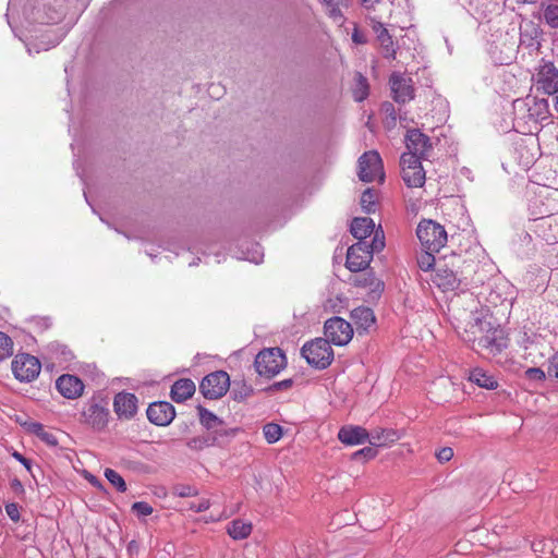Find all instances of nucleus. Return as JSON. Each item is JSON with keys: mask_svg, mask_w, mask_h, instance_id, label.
I'll return each mask as SVG.
<instances>
[{"mask_svg": "<svg viewBox=\"0 0 558 558\" xmlns=\"http://www.w3.org/2000/svg\"><path fill=\"white\" fill-rule=\"evenodd\" d=\"M480 347H489L493 343L488 337H482L477 340Z\"/></svg>", "mask_w": 558, "mask_h": 558, "instance_id": "nucleus-55", "label": "nucleus"}, {"mask_svg": "<svg viewBox=\"0 0 558 558\" xmlns=\"http://www.w3.org/2000/svg\"><path fill=\"white\" fill-rule=\"evenodd\" d=\"M548 374L550 376H555L556 378H558V355H554L551 359H550V364H549V368H548Z\"/></svg>", "mask_w": 558, "mask_h": 558, "instance_id": "nucleus-49", "label": "nucleus"}, {"mask_svg": "<svg viewBox=\"0 0 558 558\" xmlns=\"http://www.w3.org/2000/svg\"><path fill=\"white\" fill-rule=\"evenodd\" d=\"M368 441L373 446H385L397 439V433L392 429H374L368 433Z\"/></svg>", "mask_w": 558, "mask_h": 558, "instance_id": "nucleus-27", "label": "nucleus"}, {"mask_svg": "<svg viewBox=\"0 0 558 558\" xmlns=\"http://www.w3.org/2000/svg\"><path fill=\"white\" fill-rule=\"evenodd\" d=\"M88 481H89V483H90L93 486H95V487H97V488H101V487H102L101 482H100L97 477H95V476H93V475L88 478Z\"/></svg>", "mask_w": 558, "mask_h": 558, "instance_id": "nucleus-56", "label": "nucleus"}, {"mask_svg": "<svg viewBox=\"0 0 558 558\" xmlns=\"http://www.w3.org/2000/svg\"><path fill=\"white\" fill-rule=\"evenodd\" d=\"M13 354V341L4 332L0 331V362Z\"/></svg>", "mask_w": 558, "mask_h": 558, "instance_id": "nucleus-34", "label": "nucleus"}, {"mask_svg": "<svg viewBox=\"0 0 558 558\" xmlns=\"http://www.w3.org/2000/svg\"><path fill=\"white\" fill-rule=\"evenodd\" d=\"M416 235L425 250L439 252L447 243L445 228L433 220H423L418 223Z\"/></svg>", "mask_w": 558, "mask_h": 558, "instance_id": "nucleus-6", "label": "nucleus"}, {"mask_svg": "<svg viewBox=\"0 0 558 558\" xmlns=\"http://www.w3.org/2000/svg\"><path fill=\"white\" fill-rule=\"evenodd\" d=\"M41 365L39 360L27 353L15 355L12 361V372L20 381H33L38 377Z\"/></svg>", "mask_w": 558, "mask_h": 558, "instance_id": "nucleus-10", "label": "nucleus"}, {"mask_svg": "<svg viewBox=\"0 0 558 558\" xmlns=\"http://www.w3.org/2000/svg\"><path fill=\"white\" fill-rule=\"evenodd\" d=\"M342 3L335 2V0L326 1V10L330 17H332L336 22L343 21V14L341 12V8H343Z\"/></svg>", "mask_w": 558, "mask_h": 558, "instance_id": "nucleus-37", "label": "nucleus"}, {"mask_svg": "<svg viewBox=\"0 0 558 558\" xmlns=\"http://www.w3.org/2000/svg\"><path fill=\"white\" fill-rule=\"evenodd\" d=\"M105 477L112 486H114L118 489V492L124 493L126 490L125 481L117 471L112 469H106Z\"/></svg>", "mask_w": 558, "mask_h": 558, "instance_id": "nucleus-33", "label": "nucleus"}, {"mask_svg": "<svg viewBox=\"0 0 558 558\" xmlns=\"http://www.w3.org/2000/svg\"><path fill=\"white\" fill-rule=\"evenodd\" d=\"M373 31L376 34V37L379 36L380 31H388L380 22H374Z\"/></svg>", "mask_w": 558, "mask_h": 558, "instance_id": "nucleus-54", "label": "nucleus"}, {"mask_svg": "<svg viewBox=\"0 0 558 558\" xmlns=\"http://www.w3.org/2000/svg\"><path fill=\"white\" fill-rule=\"evenodd\" d=\"M287 365L284 353L279 348L262 350L255 357L254 366L260 376L274 377Z\"/></svg>", "mask_w": 558, "mask_h": 558, "instance_id": "nucleus-5", "label": "nucleus"}, {"mask_svg": "<svg viewBox=\"0 0 558 558\" xmlns=\"http://www.w3.org/2000/svg\"><path fill=\"white\" fill-rule=\"evenodd\" d=\"M368 437V432L361 426H343L338 433L339 440L348 446L364 444Z\"/></svg>", "mask_w": 558, "mask_h": 558, "instance_id": "nucleus-21", "label": "nucleus"}, {"mask_svg": "<svg viewBox=\"0 0 558 558\" xmlns=\"http://www.w3.org/2000/svg\"><path fill=\"white\" fill-rule=\"evenodd\" d=\"M434 253L435 252L425 250V252H423L418 255L417 265L421 270L428 271L435 266L436 260H435Z\"/></svg>", "mask_w": 558, "mask_h": 558, "instance_id": "nucleus-35", "label": "nucleus"}, {"mask_svg": "<svg viewBox=\"0 0 558 558\" xmlns=\"http://www.w3.org/2000/svg\"><path fill=\"white\" fill-rule=\"evenodd\" d=\"M195 392V384L187 378L177 380L171 387V398L175 402H183Z\"/></svg>", "mask_w": 558, "mask_h": 558, "instance_id": "nucleus-24", "label": "nucleus"}, {"mask_svg": "<svg viewBox=\"0 0 558 558\" xmlns=\"http://www.w3.org/2000/svg\"><path fill=\"white\" fill-rule=\"evenodd\" d=\"M81 417L82 423L89 426L93 430H104L108 426L110 417L108 398L101 393L94 395L85 402Z\"/></svg>", "mask_w": 558, "mask_h": 558, "instance_id": "nucleus-3", "label": "nucleus"}, {"mask_svg": "<svg viewBox=\"0 0 558 558\" xmlns=\"http://www.w3.org/2000/svg\"><path fill=\"white\" fill-rule=\"evenodd\" d=\"M526 378L531 380H538L542 381L545 379V373L543 369L538 367H530L525 371Z\"/></svg>", "mask_w": 558, "mask_h": 558, "instance_id": "nucleus-44", "label": "nucleus"}, {"mask_svg": "<svg viewBox=\"0 0 558 558\" xmlns=\"http://www.w3.org/2000/svg\"><path fill=\"white\" fill-rule=\"evenodd\" d=\"M515 298H517L515 287L506 279H499L495 282L494 288L492 289V291L488 295V301L495 306H497V305L512 306Z\"/></svg>", "mask_w": 558, "mask_h": 558, "instance_id": "nucleus-14", "label": "nucleus"}, {"mask_svg": "<svg viewBox=\"0 0 558 558\" xmlns=\"http://www.w3.org/2000/svg\"><path fill=\"white\" fill-rule=\"evenodd\" d=\"M544 17L548 25L558 28V5H548L544 11Z\"/></svg>", "mask_w": 558, "mask_h": 558, "instance_id": "nucleus-39", "label": "nucleus"}, {"mask_svg": "<svg viewBox=\"0 0 558 558\" xmlns=\"http://www.w3.org/2000/svg\"><path fill=\"white\" fill-rule=\"evenodd\" d=\"M400 166L402 179L409 187H421L425 183V171L421 159L413 155H402Z\"/></svg>", "mask_w": 558, "mask_h": 558, "instance_id": "nucleus-12", "label": "nucleus"}, {"mask_svg": "<svg viewBox=\"0 0 558 558\" xmlns=\"http://www.w3.org/2000/svg\"><path fill=\"white\" fill-rule=\"evenodd\" d=\"M51 349L56 350L57 354L60 353V355L62 356V361H64V362H69L73 357L72 352L66 347H64V345L52 344Z\"/></svg>", "mask_w": 558, "mask_h": 558, "instance_id": "nucleus-45", "label": "nucleus"}, {"mask_svg": "<svg viewBox=\"0 0 558 558\" xmlns=\"http://www.w3.org/2000/svg\"><path fill=\"white\" fill-rule=\"evenodd\" d=\"M351 317L359 328L368 329L375 324L374 312L369 307L360 306L351 312Z\"/></svg>", "mask_w": 558, "mask_h": 558, "instance_id": "nucleus-26", "label": "nucleus"}, {"mask_svg": "<svg viewBox=\"0 0 558 558\" xmlns=\"http://www.w3.org/2000/svg\"><path fill=\"white\" fill-rule=\"evenodd\" d=\"M5 512L12 521L17 522L20 520V509L16 504H8L5 506Z\"/></svg>", "mask_w": 558, "mask_h": 558, "instance_id": "nucleus-47", "label": "nucleus"}, {"mask_svg": "<svg viewBox=\"0 0 558 558\" xmlns=\"http://www.w3.org/2000/svg\"><path fill=\"white\" fill-rule=\"evenodd\" d=\"M359 178L363 182L384 181L383 160L376 150L364 153L359 159Z\"/></svg>", "mask_w": 558, "mask_h": 558, "instance_id": "nucleus-8", "label": "nucleus"}, {"mask_svg": "<svg viewBox=\"0 0 558 558\" xmlns=\"http://www.w3.org/2000/svg\"><path fill=\"white\" fill-rule=\"evenodd\" d=\"M383 289H384V283L378 281L376 283V287H375L374 291H383Z\"/></svg>", "mask_w": 558, "mask_h": 558, "instance_id": "nucleus-58", "label": "nucleus"}, {"mask_svg": "<svg viewBox=\"0 0 558 558\" xmlns=\"http://www.w3.org/2000/svg\"><path fill=\"white\" fill-rule=\"evenodd\" d=\"M537 90L553 95L558 89V69L550 61L542 60L532 76Z\"/></svg>", "mask_w": 558, "mask_h": 558, "instance_id": "nucleus-7", "label": "nucleus"}, {"mask_svg": "<svg viewBox=\"0 0 558 558\" xmlns=\"http://www.w3.org/2000/svg\"><path fill=\"white\" fill-rule=\"evenodd\" d=\"M529 118L534 122H543L549 117V106L547 99L532 98L526 102Z\"/></svg>", "mask_w": 558, "mask_h": 558, "instance_id": "nucleus-22", "label": "nucleus"}, {"mask_svg": "<svg viewBox=\"0 0 558 558\" xmlns=\"http://www.w3.org/2000/svg\"><path fill=\"white\" fill-rule=\"evenodd\" d=\"M361 206L366 214H373L377 209V194L374 189H366L361 196Z\"/></svg>", "mask_w": 558, "mask_h": 558, "instance_id": "nucleus-32", "label": "nucleus"}, {"mask_svg": "<svg viewBox=\"0 0 558 558\" xmlns=\"http://www.w3.org/2000/svg\"><path fill=\"white\" fill-rule=\"evenodd\" d=\"M353 97L356 101H363L368 96V82L361 73H356L354 77Z\"/></svg>", "mask_w": 558, "mask_h": 558, "instance_id": "nucleus-31", "label": "nucleus"}, {"mask_svg": "<svg viewBox=\"0 0 558 558\" xmlns=\"http://www.w3.org/2000/svg\"><path fill=\"white\" fill-rule=\"evenodd\" d=\"M292 384H293L292 379H284V380L275 383L274 388L277 390H283V389L290 388L292 386Z\"/></svg>", "mask_w": 558, "mask_h": 558, "instance_id": "nucleus-52", "label": "nucleus"}, {"mask_svg": "<svg viewBox=\"0 0 558 558\" xmlns=\"http://www.w3.org/2000/svg\"><path fill=\"white\" fill-rule=\"evenodd\" d=\"M56 387L61 396L72 400L80 398L84 391L83 381L70 374L61 375L56 381Z\"/></svg>", "mask_w": 558, "mask_h": 558, "instance_id": "nucleus-16", "label": "nucleus"}, {"mask_svg": "<svg viewBox=\"0 0 558 558\" xmlns=\"http://www.w3.org/2000/svg\"><path fill=\"white\" fill-rule=\"evenodd\" d=\"M282 429L278 424L269 423L264 426V436L269 444H274L281 438Z\"/></svg>", "mask_w": 558, "mask_h": 558, "instance_id": "nucleus-36", "label": "nucleus"}, {"mask_svg": "<svg viewBox=\"0 0 558 558\" xmlns=\"http://www.w3.org/2000/svg\"><path fill=\"white\" fill-rule=\"evenodd\" d=\"M384 247V232L383 230H376L372 243L359 241L348 248L345 260L347 268L354 272L365 269L369 265L374 252H379Z\"/></svg>", "mask_w": 558, "mask_h": 558, "instance_id": "nucleus-2", "label": "nucleus"}, {"mask_svg": "<svg viewBox=\"0 0 558 558\" xmlns=\"http://www.w3.org/2000/svg\"><path fill=\"white\" fill-rule=\"evenodd\" d=\"M377 0H362L363 4L365 7H369L372 4H374Z\"/></svg>", "mask_w": 558, "mask_h": 558, "instance_id": "nucleus-59", "label": "nucleus"}, {"mask_svg": "<svg viewBox=\"0 0 558 558\" xmlns=\"http://www.w3.org/2000/svg\"><path fill=\"white\" fill-rule=\"evenodd\" d=\"M146 414L150 423L157 426H167L173 421L175 411L171 403L158 401L149 404Z\"/></svg>", "mask_w": 558, "mask_h": 558, "instance_id": "nucleus-15", "label": "nucleus"}, {"mask_svg": "<svg viewBox=\"0 0 558 558\" xmlns=\"http://www.w3.org/2000/svg\"><path fill=\"white\" fill-rule=\"evenodd\" d=\"M324 330L326 339L336 345H345L353 337L351 324L338 316L327 319Z\"/></svg>", "mask_w": 558, "mask_h": 558, "instance_id": "nucleus-11", "label": "nucleus"}, {"mask_svg": "<svg viewBox=\"0 0 558 558\" xmlns=\"http://www.w3.org/2000/svg\"><path fill=\"white\" fill-rule=\"evenodd\" d=\"M408 151L403 155H413L417 159H425L432 149L430 138L420 130H409L405 135Z\"/></svg>", "mask_w": 558, "mask_h": 558, "instance_id": "nucleus-13", "label": "nucleus"}, {"mask_svg": "<svg viewBox=\"0 0 558 558\" xmlns=\"http://www.w3.org/2000/svg\"><path fill=\"white\" fill-rule=\"evenodd\" d=\"M245 259H247V260H250L252 263H255V264L262 263L263 254L259 252L258 245L255 246L253 255L252 256H248V255L245 256Z\"/></svg>", "mask_w": 558, "mask_h": 558, "instance_id": "nucleus-51", "label": "nucleus"}, {"mask_svg": "<svg viewBox=\"0 0 558 558\" xmlns=\"http://www.w3.org/2000/svg\"><path fill=\"white\" fill-rule=\"evenodd\" d=\"M301 354L311 366L317 369H325L333 361V350L330 342L324 338L305 342Z\"/></svg>", "mask_w": 558, "mask_h": 558, "instance_id": "nucleus-4", "label": "nucleus"}, {"mask_svg": "<svg viewBox=\"0 0 558 558\" xmlns=\"http://www.w3.org/2000/svg\"><path fill=\"white\" fill-rule=\"evenodd\" d=\"M410 78L393 73L390 77L391 92L397 102L405 104L414 97V89Z\"/></svg>", "mask_w": 558, "mask_h": 558, "instance_id": "nucleus-18", "label": "nucleus"}, {"mask_svg": "<svg viewBox=\"0 0 558 558\" xmlns=\"http://www.w3.org/2000/svg\"><path fill=\"white\" fill-rule=\"evenodd\" d=\"M175 494L179 497H193L198 495V490L194 486L181 485L175 488Z\"/></svg>", "mask_w": 558, "mask_h": 558, "instance_id": "nucleus-43", "label": "nucleus"}, {"mask_svg": "<svg viewBox=\"0 0 558 558\" xmlns=\"http://www.w3.org/2000/svg\"><path fill=\"white\" fill-rule=\"evenodd\" d=\"M220 444L221 439H219L218 436H213L210 433H208L207 435L193 437L186 442L187 447L191 448L192 450H202L204 448Z\"/></svg>", "mask_w": 558, "mask_h": 558, "instance_id": "nucleus-29", "label": "nucleus"}, {"mask_svg": "<svg viewBox=\"0 0 558 558\" xmlns=\"http://www.w3.org/2000/svg\"><path fill=\"white\" fill-rule=\"evenodd\" d=\"M375 453H376V452H375V450H374L373 448H371V447H365V448H363V449H361V450L356 451V452L354 453V456H353V457H354L355 459H357L359 457L364 456V457H366V458H368V459H369V458H374V457H375Z\"/></svg>", "mask_w": 558, "mask_h": 558, "instance_id": "nucleus-50", "label": "nucleus"}, {"mask_svg": "<svg viewBox=\"0 0 558 558\" xmlns=\"http://www.w3.org/2000/svg\"><path fill=\"white\" fill-rule=\"evenodd\" d=\"M211 502L208 498H201L198 501H191L187 508L194 512H204L208 510Z\"/></svg>", "mask_w": 558, "mask_h": 558, "instance_id": "nucleus-42", "label": "nucleus"}, {"mask_svg": "<svg viewBox=\"0 0 558 558\" xmlns=\"http://www.w3.org/2000/svg\"><path fill=\"white\" fill-rule=\"evenodd\" d=\"M352 40L359 45L366 43L365 36L362 33H360L356 28L352 33Z\"/></svg>", "mask_w": 558, "mask_h": 558, "instance_id": "nucleus-53", "label": "nucleus"}, {"mask_svg": "<svg viewBox=\"0 0 558 558\" xmlns=\"http://www.w3.org/2000/svg\"><path fill=\"white\" fill-rule=\"evenodd\" d=\"M432 281L442 290H454L460 284L457 272L439 264L432 276Z\"/></svg>", "mask_w": 558, "mask_h": 558, "instance_id": "nucleus-20", "label": "nucleus"}, {"mask_svg": "<svg viewBox=\"0 0 558 558\" xmlns=\"http://www.w3.org/2000/svg\"><path fill=\"white\" fill-rule=\"evenodd\" d=\"M132 510L142 517H147L153 513V507L145 501H136L132 505Z\"/></svg>", "mask_w": 558, "mask_h": 558, "instance_id": "nucleus-41", "label": "nucleus"}, {"mask_svg": "<svg viewBox=\"0 0 558 558\" xmlns=\"http://www.w3.org/2000/svg\"><path fill=\"white\" fill-rule=\"evenodd\" d=\"M551 96H553L554 108L558 112V89Z\"/></svg>", "mask_w": 558, "mask_h": 558, "instance_id": "nucleus-57", "label": "nucleus"}, {"mask_svg": "<svg viewBox=\"0 0 558 558\" xmlns=\"http://www.w3.org/2000/svg\"><path fill=\"white\" fill-rule=\"evenodd\" d=\"M230 387V377L223 371H217L205 376L199 389L206 399L216 400L225 396Z\"/></svg>", "mask_w": 558, "mask_h": 558, "instance_id": "nucleus-9", "label": "nucleus"}, {"mask_svg": "<svg viewBox=\"0 0 558 558\" xmlns=\"http://www.w3.org/2000/svg\"><path fill=\"white\" fill-rule=\"evenodd\" d=\"M12 457L17 460L19 462H21L28 472H32V464H31V461L28 459H26L23 454H21L20 452L17 451H14L12 453Z\"/></svg>", "mask_w": 558, "mask_h": 558, "instance_id": "nucleus-48", "label": "nucleus"}, {"mask_svg": "<svg viewBox=\"0 0 558 558\" xmlns=\"http://www.w3.org/2000/svg\"><path fill=\"white\" fill-rule=\"evenodd\" d=\"M379 43V47L381 50V54L386 59H395L396 58V48L395 43L392 40L391 35L388 31H380L379 36L377 37Z\"/></svg>", "mask_w": 558, "mask_h": 558, "instance_id": "nucleus-30", "label": "nucleus"}, {"mask_svg": "<svg viewBox=\"0 0 558 558\" xmlns=\"http://www.w3.org/2000/svg\"><path fill=\"white\" fill-rule=\"evenodd\" d=\"M252 530V523L241 519L231 521L227 526L228 535L234 541L247 538L251 535Z\"/></svg>", "mask_w": 558, "mask_h": 558, "instance_id": "nucleus-25", "label": "nucleus"}, {"mask_svg": "<svg viewBox=\"0 0 558 558\" xmlns=\"http://www.w3.org/2000/svg\"><path fill=\"white\" fill-rule=\"evenodd\" d=\"M351 233L359 241H365L375 230V223L372 218L357 217L351 222Z\"/></svg>", "mask_w": 558, "mask_h": 558, "instance_id": "nucleus-23", "label": "nucleus"}, {"mask_svg": "<svg viewBox=\"0 0 558 558\" xmlns=\"http://www.w3.org/2000/svg\"><path fill=\"white\" fill-rule=\"evenodd\" d=\"M35 432L40 437V439L48 444L49 446L58 445L56 436L49 432H46L40 424H35Z\"/></svg>", "mask_w": 558, "mask_h": 558, "instance_id": "nucleus-40", "label": "nucleus"}, {"mask_svg": "<svg viewBox=\"0 0 558 558\" xmlns=\"http://www.w3.org/2000/svg\"><path fill=\"white\" fill-rule=\"evenodd\" d=\"M335 2L342 3V5H348V0H335Z\"/></svg>", "mask_w": 558, "mask_h": 558, "instance_id": "nucleus-60", "label": "nucleus"}, {"mask_svg": "<svg viewBox=\"0 0 558 558\" xmlns=\"http://www.w3.org/2000/svg\"><path fill=\"white\" fill-rule=\"evenodd\" d=\"M198 413H199V421L201 424L206 427L213 436H218L219 439H221L225 436H229L233 434V432H228L223 422L216 416L213 412L206 410L203 407H198Z\"/></svg>", "mask_w": 558, "mask_h": 558, "instance_id": "nucleus-19", "label": "nucleus"}, {"mask_svg": "<svg viewBox=\"0 0 558 558\" xmlns=\"http://www.w3.org/2000/svg\"><path fill=\"white\" fill-rule=\"evenodd\" d=\"M436 457L441 463L448 462L453 457V449L450 447H444L436 453Z\"/></svg>", "mask_w": 558, "mask_h": 558, "instance_id": "nucleus-46", "label": "nucleus"}, {"mask_svg": "<svg viewBox=\"0 0 558 558\" xmlns=\"http://www.w3.org/2000/svg\"><path fill=\"white\" fill-rule=\"evenodd\" d=\"M470 380L486 389H495L498 386L495 378L482 368H474L470 373Z\"/></svg>", "mask_w": 558, "mask_h": 558, "instance_id": "nucleus-28", "label": "nucleus"}, {"mask_svg": "<svg viewBox=\"0 0 558 558\" xmlns=\"http://www.w3.org/2000/svg\"><path fill=\"white\" fill-rule=\"evenodd\" d=\"M88 0H52L34 7L26 0H9L7 20L15 36L25 41L27 52L56 47L76 23Z\"/></svg>", "mask_w": 558, "mask_h": 558, "instance_id": "nucleus-1", "label": "nucleus"}, {"mask_svg": "<svg viewBox=\"0 0 558 558\" xmlns=\"http://www.w3.org/2000/svg\"><path fill=\"white\" fill-rule=\"evenodd\" d=\"M113 408L119 418L130 420L137 412V398L130 392H119L114 397Z\"/></svg>", "mask_w": 558, "mask_h": 558, "instance_id": "nucleus-17", "label": "nucleus"}, {"mask_svg": "<svg viewBox=\"0 0 558 558\" xmlns=\"http://www.w3.org/2000/svg\"><path fill=\"white\" fill-rule=\"evenodd\" d=\"M383 111L385 113V124L387 128H392L397 122V112L392 104L385 102L383 105Z\"/></svg>", "mask_w": 558, "mask_h": 558, "instance_id": "nucleus-38", "label": "nucleus"}]
</instances>
